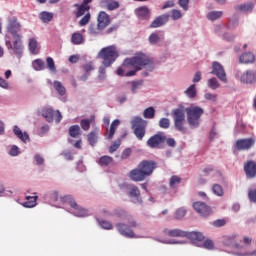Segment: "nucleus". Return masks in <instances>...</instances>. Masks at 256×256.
<instances>
[{
	"instance_id": "f257e3e1",
	"label": "nucleus",
	"mask_w": 256,
	"mask_h": 256,
	"mask_svg": "<svg viewBox=\"0 0 256 256\" xmlns=\"http://www.w3.org/2000/svg\"><path fill=\"white\" fill-rule=\"evenodd\" d=\"M123 67L130 68L132 67V71H128L125 74V77H134L138 71H141L144 67H148L150 71L154 69L153 59H150L144 53H139L135 57H131L130 59H125L123 62Z\"/></svg>"
},
{
	"instance_id": "f03ea898",
	"label": "nucleus",
	"mask_w": 256,
	"mask_h": 256,
	"mask_svg": "<svg viewBox=\"0 0 256 256\" xmlns=\"http://www.w3.org/2000/svg\"><path fill=\"white\" fill-rule=\"evenodd\" d=\"M157 167L156 161H141L137 169H132L128 176L132 181H145L146 177H150Z\"/></svg>"
},
{
	"instance_id": "7ed1b4c3",
	"label": "nucleus",
	"mask_w": 256,
	"mask_h": 256,
	"mask_svg": "<svg viewBox=\"0 0 256 256\" xmlns=\"http://www.w3.org/2000/svg\"><path fill=\"white\" fill-rule=\"evenodd\" d=\"M99 57L103 60L99 69V79H105L106 69L115 63L119 53L116 47H105L100 51Z\"/></svg>"
},
{
	"instance_id": "20e7f679",
	"label": "nucleus",
	"mask_w": 256,
	"mask_h": 256,
	"mask_svg": "<svg viewBox=\"0 0 256 256\" xmlns=\"http://www.w3.org/2000/svg\"><path fill=\"white\" fill-rule=\"evenodd\" d=\"M120 217H122V219H125L128 225L126 223H117L116 224L117 231H119L121 235H124V237H129V238L136 237L135 232L133 231L132 228L139 227V223H137V221L134 219L132 215H129V213H126V211H122L120 214Z\"/></svg>"
},
{
	"instance_id": "39448f33",
	"label": "nucleus",
	"mask_w": 256,
	"mask_h": 256,
	"mask_svg": "<svg viewBox=\"0 0 256 256\" xmlns=\"http://www.w3.org/2000/svg\"><path fill=\"white\" fill-rule=\"evenodd\" d=\"M187 122L192 129H197L201 123V117L205 113L202 107H190L186 109Z\"/></svg>"
},
{
	"instance_id": "423d86ee",
	"label": "nucleus",
	"mask_w": 256,
	"mask_h": 256,
	"mask_svg": "<svg viewBox=\"0 0 256 256\" xmlns=\"http://www.w3.org/2000/svg\"><path fill=\"white\" fill-rule=\"evenodd\" d=\"M60 201L61 203H67L70 205L71 209L73 210L71 213L74 215V217H87V215H89L87 209L79 205L77 201H75V198H73L71 195H66L60 198Z\"/></svg>"
},
{
	"instance_id": "0eeeda50",
	"label": "nucleus",
	"mask_w": 256,
	"mask_h": 256,
	"mask_svg": "<svg viewBox=\"0 0 256 256\" xmlns=\"http://www.w3.org/2000/svg\"><path fill=\"white\" fill-rule=\"evenodd\" d=\"M60 201L61 203H67L70 205L71 209L73 210L71 213L74 215V217H87V215H89L87 209L79 205L77 201H75V198H73L71 195H66L60 198Z\"/></svg>"
},
{
	"instance_id": "6e6552de",
	"label": "nucleus",
	"mask_w": 256,
	"mask_h": 256,
	"mask_svg": "<svg viewBox=\"0 0 256 256\" xmlns=\"http://www.w3.org/2000/svg\"><path fill=\"white\" fill-rule=\"evenodd\" d=\"M132 129L134 132V135L137 137L139 141H143L146 130H147V121L142 119V117H134V119L131 122Z\"/></svg>"
},
{
	"instance_id": "1a4fd4ad",
	"label": "nucleus",
	"mask_w": 256,
	"mask_h": 256,
	"mask_svg": "<svg viewBox=\"0 0 256 256\" xmlns=\"http://www.w3.org/2000/svg\"><path fill=\"white\" fill-rule=\"evenodd\" d=\"M174 117V125L178 131L181 133H186L187 129H185V111L183 109H174L173 111Z\"/></svg>"
},
{
	"instance_id": "9d476101",
	"label": "nucleus",
	"mask_w": 256,
	"mask_h": 256,
	"mask_svg": "<svg viewBox=\"0 0 256 256\" xmlns=\"http://www.w3.org/2000/svg\"><path fill=\"white\" fill-rule=\"evenodd\" d=\"M165 140V133H156L148 139L147 145L151 149H159L165 143Z\"/></svg>"
},
{
	"instance_id": "9b49d317",
	"label": "nucleus",
	"mask_w": 256,
	"mask_h": 256,
	"mask_svg": "<svg viewBox=\"0 0 256 256\" xmlns=\"http://www.w3.org/2000/svg\"><path fill=\"white\" fill-rule=\"evenodd\" d=\"M8 32L11 33L14 39H19L21 35H19V31H21V23L17 20V17H12L8 22Z\"/></svg>"
},
{
	"instance_id": "f8f14e48",
	"label": "nucleus",
	"mask_w": 256,
	"mask_h": 256,
	"mask_svg": "<svg viewBox=\"0 0 256 256\" xmlns=\"http://www.w3.org/2000/svg\"><path fill=\"white\" fill-rule=\"evenodd\" d=\"M111 25V16L108 14V12H105V10H100L98 13V29L100 31H103V29H106V27H109Z\"/></svg>"
},
{
	"instance_id": "ddd939ff",
	"label": "nucleus",
	"mask_w": 256,
	"mask_h": 256,
	"mask_svg": "<svg viewBox=\"0 0 256 256\" xmlns=\"http://www.w3.org/2000/svg\"><path fill=\"white\" fill-rule=\"evenodd\" d=\"M211 74L216 75V77H218V79L223 83H227V76L225 73V69L220 63L218 62L212 63Z\"/></svg>"
},
{
	"instance_id": "4468645a",
	"label": "nucleus",
	"mask_w": 256,
	"mask_h": 256,
	"mask_svg": "<svg viewBox=\"0 0 256 256\" xmlns=\"http://www.w3.org/2000/svg\"><path fill=\"white\" fill-rule=\"evenodd\" d=\"M193 207L199 215L202 217H209L211 215V207L209 205H206V203H203L202 201H196V203H193Z\"/></svg>"
},
{
	"instance_id": "2eb2a0df",
	"label": "nucleus",
	"mask_w": 256,
	"mask_h": 256,
	"mask_svg": "<svg viewBox=\"0 0 256 256\" xmlns=\"http://www.w3.org/2000/svg\"><path fill=\"white\" fill-rule=\"evenodd\" d=\"M255 145V139L249 138V139H238L236 141V149L238 151H248Z\"/></svg>"
},
{
	"instance_id": "dca6fc26",
	"label": "nucleus",
	"mask_w": 256,
	"mask_h": 256,
	"mask_svg": "<svg viewBox=\"0 0 256 256\" xmlns=\"http://www.w3.org/2000/svg\"><path fill=\"white\" fill-rule=\"evenodd\" d=\"M100 7L106 11H117L120 9L121 3L119 0H100Z\"/></svg>"
},
{
	"instance_id": "f3484780",
	"label": "nucleus",
	"mask_w": 256,
	"mask_h": 256,
	"mask_svg": "<svg viewBox=\"0 0 256 256\" xmlns=\"http://www.w3.org/2000/svg\"><path fill=\"white\" fill-rule=\"evenodd\" d=\"M93 0H83L82 4H74V7H76V12L75 15L77 18L79 17H83V15L85 13H87V11H89V9H91V7L89 6V3H92Z\"/></svg>"
},
{
	"instance_id": "a211bd4d",
	"label": "nucleus",
	"mask_w": 256,
	"mask_h": 256,
	"mask_svg": "<svg viewBox=\"0 0 256 256\" xmlns=\"http://www.w3.org/2000/svg\"><path fill=\"white\" fill-rule=\"evenodd\" d=\"M16 41L11 44L10 41L6 42L9 43L13 53L18 56L19 59L23 56V43L21 42V37L19 38H14Z\"/></svg>"
},
{
	"instance_id": "6ab92c4d",
	"label": "nucleus",
	"mask_w": 256,
	"mask_h": 256,
	"mask_svg": "<svg viewBox=\"0 0 256 256\" xmlns=\"http://www.w3.org/2000/svg\"><path fill=\"white\" fill-rule=\"evenodd\" d=\"M169 21V14H160L157 16L150 24L151 29H158V27H163Z\"/></svg>"
},
{
	"instance_id": "aec40b11",
	"label": "nucleus",
	"mask_w": 256,
	"mask_h": 256,
	"mask_svg": "<svg viewBox=\"0 0 256 256\" xmlns=\"http://www.w3.org/2000/svg\"><path fill=\"white\" fill-rule=\"evenodd\" d=\"M184 237L190 239L192 243H197V241H203V239H205L203 233H200L199 231H185Z\"/></svg>"
},
{
	"instance_id": "412c9836",
	"label": "nucleus",
	"mask_w": 256,
	"mask_h": 256,
	"mask_svg": "<svg viewBox=\"0 0 256 256\" xmlns=\"http://www.w3.org/2000/svg\"><path fill=\"white\" fill-rule=\"evenodd\" d=\"M244 171L247 177L251 179L256 177V163L255 161H247L244 165Z\"/></svg>"
},
{
	"instance_id": "4be33fe9",
	"label": "nucleus",
	"mask_w": 256,
	"mask_h": 256,
	"mask_svg": "<svg viewBox=\"0 0 256 256\" xmlns=\"http://www.w3.org/2000/svg\"><path fill=\"white\" fill-rule=\"evenodd\" d=\"M241 82L252 85L256 83V72L255 71H246L241 76Z\"/></svg>"
},
{
	"instance_id": "5701e85b",
	"label": "nucleus",
	"mask_w": 256,
	"mask_h": 256,
	"mask_svg": "<svg viewBox=\"0 0 256 256\" xmlns=\"http://www.w3.org/2000/svg\"><path fill=\"white\" fill-rule=\"evenodd\" d=\"M13 133L18 139H20V141H23V143H27V141H29V134L27 132H23L19 126H14Z\"/></svg>"
},
{
	"instance_id": "b1692460",
	"label": "nucleus",
	"mask_w": 256,
	"mask_h": 256,
	"mask_svg": "<svg viewBox=\"0 0 256 256\" xmlns=\"http://www.w3.org/2000/svg\"><path fill=\"white\" fill-rule=\"evenodd\" d=\"M41 115L42 117H45L48 123H53V119L55 117V111L53 110V108H43L41 110Z\"/></svg>"
},
{
	"instance_id": "393cba45",
	"label": "nucleus",
	"mask_w": 256,
	"mask_h": 256,
	"mask_svg": "<svg viewBox=\"0 0 256 256\" xmlns=\"http://www.w3.org/2000/svg\"><path fill=\"white\" fill-rule=\"evenodd\" d=\"M119 125H120L119 119H115L114 121H112V125L110 126V130L108 131V133H106V139H108V140L113 139Z\"/></svg>"
},
{
	"instance_id": "a878e982",
	"label": "nucleus",
	"mask_w": 256,
	"mask_h": 256,
	"mask_svg": "<svg viewBox=\"0 0 256 256\" xmlns=\"http://www.w3.org/2000/svg\"><path fill=\"white\" fill-rule=\"evenodd\" d=\"M38 196H26V201L23 203V207L31 209L37 205Z\"/></svg>"
},
{
	"instance_id": "bb28decb",
	"label": "nucleus",
	"mask_w": 256,
	"mask_h": 256,
	"mask_svg": "<svg viewBox=\"0 0 256 256\" xmlns=\"http://www.w3.org/2000/svg\"><path fill=\"white\" fill-rule=\"evenodd\" d=\"M53 87L55 91L58 93V95H60L61 97L66 95L67 89L65 88V86H63V83H61L60 81L55 80L53 82Z\"/></svg>"
},
{
	"instance_id": "cd10ccee",
	"label": "nucleus",
	"mask_w": 256,
	"mask_h": 256,
	"mask_svg": "<svg viewBox=\"0 0 256 256\" xmlns=\"http://www.w3.org/2000/svg\"><path fill=\"white\" fill-rule=\"evenodd\" d=\"M137 15L139 19H150L151 17L150 10L147 6H141V8H138Z\"/></svg>"
},
{
	"instance_id": "c85d7f7f",
	"label": "nucleus",
	"mask_w": 256,
	"mask_h": 256,
	"mask_svg": "<svg viewBox=\"0 0 256 256\" xmlns=\"http://www.w3.org/2000/svg\"><path fill=\"white\" fill-rule=\"evenodd\" d=\"M165 233L169 235V237H185V231L182 229H166Z\"/></svg>"
},
{
	"instance_id": "c756f323",
	"label": "nucleus",
	"mask_w": 256,
	"mask_h": 256,
	"mask_svg": "<svg viewBox=\"0 0 256 256\" xmlns=\"http://www.w3.org/2000/svg\"><path fill=\"white\" fill-rule=\"evenodd\" d=\"M95 121V116H92L90 119H82L80 121V127L83 131H89L91 129V123Z\"/></svg>"
},
{
	"instance_id": "7c9ffc66",
	"label": "nucleus",
	"mask_w": 256,
	"mask_h": 256,
	"mask_svg": "<svg viewBox=\"0 0 256 256\" xmlns=\"http://www.w3.org/2000/svg\"><path fill=\"white\" fill-rule=\"evenodd\" d=\"M69 135L73 137V139H77L81 135V127L79 125H72L69 127Z\"/></svg>"
},
{
	"instance_id": "2f4dec72",
	"label": "nucleus",
	"mask_w": 256,
	"mask_h": 256,
	"mask_svg": "<svg viewBox=\"0 0 256 256\" xmlns=\"http://www.w3.org/2000/svg\"><path fill=\"white\" fill-rule=\"evenodd\" d=\"M223 15V10H212V12H208L207 18L209 21H217Z\"/></svg>"
},
{
	"instance_id": "473e14b6",
	"label": "nucleus",
	"mask_w": 256,
	"mask_h": 256,
	"mask_svg": "<svg viewBox=\"0 0 256 256\" xmlns=\"http://www.w3.org/2000/svg\"><path fill=\"white\" fill-rule=\"evenodd\" d=\"M84 41L83 34L75 32L71 36V42L73 45H81Z\"/></svg>"
},
{
	"instance_id": "72a5a7b5",
	"label": "nucleus",
	"mask_w": 256,
	"mask_h": 256,
	"mask_svg": "<svg viewBox=\"0 0 256 256\" xmlns=\"http://www.w3.org/2000/svg\"><path fill=\"white\" fill-rule=\"evenodd\" d=\"M254 61H255V55H253V53H244L240 57L241 63L248 64V63H254Z\"/></svg>"
},
{
	"instance_id": "f704fd0d",
	"label": "nucleus",
	"mask_w": 256,
	"mask_h": 256,
	"mask_svg": "<svg viewBox=\"0 0 256 256\" xmlns=\"http://www.w3.org/2000/svg\"><path fill=\"white\" fill-rule=\"evenodd\" d=\"M39 18L42 20V23H51L53 21V13L43 11L40 13Z\"/></svg>"
},
{
	"instance_id": "c9c22d12",
	"label": "nucleus",
	"mask_w": 256,
	"mask_h": 256,
	"mask_svg": "<svg viewBox=\"0 0 256 256\" xmlns=\"http://www.w3.org/2000/svg\"><path fill=\"white\" fill-rule=\"evenodd\" d=\"M239 11H244V13H251L254 9V4L253 2H249L248 4H240L239 6L236 7Z\"/></svg>"
},
{
	"instance_id": "e433bc0d",
	"label": "nucleus",
	"mask_w": 256,
	"mask_h": 256,
	"mask_svg": "<svg viewBox=\"0 0 256 256\" xmlns=\"http://www.w3.org/2000/svg\"><path fill=\"white\" fill-rule=\"evenodd\" d=\"M185 95H187V97H189V99H195V97H197L196 85H190V87H188V89H186Z\"/></svg>"
},
{
	"instance_id": "4c0bfd02",
	"label": "nucleus",
	"mask_w": 256,
	"mask_h": 256,
	"mask_svg": "<svg viewBox=\"0 0 256 256\" xmlns=\"http://www.w3.org/2000/svg\"><path fill=\"white\" fill-rule=\"evenodd\" d=\"M155 115H156V110L154 109V107H148L143 111V117L145 119H154Z\"/></svg>"
},
{
	"instance_id": "58836bf2",
	"label": "nucleus",
	"mask_w": 256,
	"mask_h": 256,
	"mask_svg": "<svg viewBox=\"0 0 256 256\" xmlns=\"http://www.w3.org/2000/svg\"><path fill=\"white\" fill-rule=\"evenodd\" d=\"M46 65H47V69H49V71H51V73H57V67L55 66V60H53L52 57L46 58Z\"/></svg>"
},
{
	"instance_id": "ea45409f",
	"label": "nucleus",
	"mask_w": 256,
	"mask_h": 256,
	"mask_svg": "<svg viewBox=\"0 0 256 256\" xmlns=\"http://www.w3.org/2000/svg\"><path fill=\"white\" fill-rule=\"evenodd\" d=\"M32 65L35 71H43V69H45V62L41 59L34 60Z\"/></svg>"
},
{
	"instance_id": "a19ab883",
	"label": "nucleus",
	"mask_w": 256,
	"mask_h": 256,
	"mask_svg": "<svg viewBox=\"0 0 256 256\" xmlns=\"http://www.w3.org/2000/svg\"><path fill=\"white\" fill-rule=\"evenodd\" d=\"M113 163V157H109V155H104L103 157H100L99 164L107 167L108 165H111Z\"/></svg>"
},
{
	"instance_id": "79ce46f5",
	"label": "nucleus",
	"mask_w": 256,
	"mask_h": 256,
	"mask_svg": "<svg viewBox=\"0 0 256 256\" xmlns=\"http://www.w3.org/2000/svg\"><path fill=\"white\" fill-rule=\"evenodd\" d=\"M29 49L30 53L33 55H37V53H39V50H37V40H35V38H31L29 40Z\"/></svg>"
},
{
	"instance_id": "37998d69",
	"label": "nucleus",
	"mask_w": 256,
	"mask_h": 256,
	"mask_svg": "<svg viewBox=\"0 0 256 256\" xmlns=\"http://www.w3.org/2000/svg\"><path fill=\"white\" fill-rule=\"evenodd\" d=\"M129 195H130V197H140L141 192H140L139 187H137L136 185H132L129 188Z\"/></svg>"
},
{
	"instance_id": "c03bdc74",
	"label": "nucleus",
	"mask_w": 256,
	"mask_h": 256,
	"mask_svg": "<svg viewBox=\"0 0 256 256\" xmlns=\"http://www.w3.org/2000/svg\"><path fill=\"white\" fill-rule=\"evenodd\" d=\"M208 87L212 90H216L220 87V83L215 77H213L212 79H208Z\"/></svg>"
},
{
	"instance_id": "a18cd8bd",
	"label": "nucleus",
	"mask_w": 256,
	"mask_h": 256,
	"mask_svg": "<svg viewBox=\"0 0 256 256\" xmlns=\"http://www.w3.org/2000/svg\"><path fill=\"white\" fill-rule=\"evenodd\" d=\"M159 41H160L159 34H157V32H152V34H150L149 36V43H151V45H156V43H159Z\"/></svg>"
},
{
	"instance_id": "49530a36",
	"label": "nucleus",
	"mask_w": 256,
	"mask_h": 256,
	"mask_svg": "<svg viewBox=\"0 0 256 256\" xmlns=\"http://www.w3.org/2000/svg\"><path fill=\"white\" fill-rule=\"evenodd\" d=\"M121 143H122L121 139H116V141H114L112 145H110V148H109L110 153H115V151L119 149Z\"/></svg>"
},
{
	"instance_id": "de8ad7c7",
	"label": "nucleus",
	"mask_w": 256,
	"mask_h": 256,
	"mask_svg": "<svg viewBox=\"0 0 256 256\" xmlns=\"http://www.w3.org/2000/svg\"><path fill=\"white\" fill-rule=\"evenodd\" d=\"M171 16H172L173 21H178V19H181V17H183V14H182L181 10H177V8H173Z\"/></svg>"
},
{
	"instance_id": "09e8293b",
	"label": "nucleus",
	"mask_w": 256,
	"mask_h": 256,
	"mask_svg": "<svg viewBox=\"0 0 256 256\" xmlns=\"http://www.w3.org/2000/svg\"><path fill=\"white\" fill-rule=\"evenodd\" d=\"M212 191L215 195H218L219 197H222L224 195V191L221 185H218V184L213 185Z\"/></svg>"
},
{
	"instance_id": "8fccbe9b",
	"label": "nucleus",
	"mask_w": 256,
	"mask_h": 256,
	"mask_svg": "<svg viewBox=\"0 0 256 256\" xmlns=\"http://www.w3.org/2000/svg\"><path fill=\"white\" fill-rule=\"evenodd\" d=\"M179 183H181V177H178V175H173V177H171L170 179V187H177V185H179Z\"/></svg>"
},
{
	"instance_id": "3c124183",
	"label": "nucleus",
	"mask_w": 256,
	"mask_h": 256,
	"mask_svg": "<svg viewBox=\"0 0 256 256\" xmlns=\"http://www.w3.org/2000/svg\"><path fill=\"white\" fill-rule=\"evenodd\" d=\"M159 127H161L162 129H169L170 119H167V118L160 119Z\"/></svg>"
},
{
	"instance_id": "603ef678",
	"label": "nucleus",
	"mask_w": 256,
	"mask_h": 256,
	"mask_svg": "<svg viewBox=\"0 0 256 256\" xmlns=\"http://www.w3.org/2000/svg\"><path fill=\"white\" fill-rule=\"evenodd\" d=\"M90 20H91V14L87 13V14L79 21L80 27H85V25H87Z\"/></svg>"
},
{
	"instance_id": "864d4df0",
	"label": "nucleus",
	"mask_w": 256,
	"mask_h": 256,
	"mask_svg": "<svg viewBox=\"0 0 256 256\" xmlns=\"http://www.w3.org/2000/svg\"><path fill=\"white\" fill-rule=\"evenodd\" d=\"M164 143H166L168 145V147H176L177 143L175 141V139L173 138H168L166 137V135L164 134Z\"/></svg>"
},
{
	"instance_id": "5fc2aeb1",
	"label": "nucleus",
	"mask_w": 256,
	"mask_h": 256,
	"mask_svg": "<svg viewBox=\"0 0 256 256\" xmlns=\"http://www.w3.org/2000/svg\"><path fill=\"white\" fill-rule=\"evenodd\" d=\"M186 213H187L186 209H183V208L177 209L175 213V217L176 219H182L183 217H185Z\"/></svg>"
},
{
	"instance_id": "6e6d98bb",
	"label": "nucleus",
	"mask_w": 256,
	"mask_h": 256,
	"mask_svg": "<svg viewBox=\"0 0 256 256\" xmlns=\"http://www.w3.org/2000/svg\"><path fill=\"white\" fill-rule=\"evenodd\" d=\"M99 224L102 229H113V225L110 221H99Z\"/></svg>"
},
{
	"instance_id": "4d7b16f0",
	"label": "nucleus",
	"mask_w": 256,
	"mask_h": 256,
	"mask_svg": "<svg viewBox=\"0 0 256 256\" xmlns=\"http://www.w3.org/2000/svg\"><path fill=\"white\" fill-rule=\"evenodd\" d=\"M96 136H95V132H91L90 134H88V142L90 143V145H92V147H95V141Z\"/></svg>"
},
{
	"instance_id": "13d9d810",
	"label": "nucleus",
	"mask_w": 256,
	"mask_h": 256,
	"mask_svg": "<svg viewBox=\"0 0 256 256\" xmlns=\"http://www.w3.org/2000/svg\"><path fill=\"white\" fill-rule=\"evenodd\" d=\"M171 7H175V1L174 0H167L163 4L162 9H171Z\"/></svg>"
},
{
	"instance_id": "bf43d9fd",
	"label": "nucleus",
	"mask_w": 256,
	"mask_h": 256,
	"mask_svg": "<svg viewBox=\"0 0 256 256\" xmlns=\"http://www.w3.org/2000/svg\"><path fill=\"white\" fill-rule=\"evenodd\" d=\"M214 227H224L226 225L225 219H216V221H213Z\"/></svg>"
},
{
	"instance_id": "052dcab7",
	"label": "nucleus",
	"mask_w": 256,
	"mask_h": 256,
	"mask_svg": "<svg viewBox=\"0 0 256 256\" xmlns=\"http://www.w3.org/2000/svg\"><path fill=\"white\" fill-rule=\"evenodd\" d=\"M217 97L218 95H213L212 93H206L204 95V98L207 100V101H213V102H216L217 101Z\"/></svg>"
},
{
	"instance_id": "680f3d73",
	"label": "nucleus",
	"mask_w": 256,
	"mask_h": 256,
	"mask_svg": "<svg viewBox=\"0 0 256 256\" xmlns=\"http://www.w3.org/2000/svg\"><path fill=\"white\" fill-rule=\"evenodd\" d=\"M179 4L184 11H189V0H179Z\"/></svg>"
},
{
	"instance_id": "e2e57ef3",
	"label": "nucleus",
	"mask_w": 256,
	"mask_h": 256,
	"mask_svg": "<svg viewBox=\"0 0 256 256\" xmlns=\"http://www.w3.org/2000/svg\"><path fill=\"white\" fill-rule=\"evenodd\" d=\"M248 197L250 201H252L253 203H256V189L250 190L248 193Z\"/></svg>"
},
{
	"instance_id": "0e129e2a",
	"label": "nucleus",
	"mask_w": 256,
	"mask_h": 256,
	"mask_svg": "<svg viewBox=\"0 0 256 256\" xmlns=\"http://www.w3.org/2000/svg\"><path fill=\"white\" fill-rule=\"evenodd\" d=\"M131 153H132V149H130V148L124 149V151L121 154V158L128 159V157L131 156Z\"/></svg>"
},
{
	"instance_id": "69168bd1",
	"label": "nucleus",
	"mask_w": 256,
	"mask_h": 256,
	"mask_svg": "<svg viewBox=\"0 0 256 256\" xmlns=\"http://www.w3.org/2000/svg\"><path fill=\"white\" fill-rule=\"evenodd\" d=\"M214 243L211 239H206V241H204V247L206 249H213L214 248Z\"/></svg>"
},
{
	"instance_id": "338daca9",
	"label": "nucleus",
	"mask_w": 256,
	"mask_h": 256,
	"mask_svg": "<svg viewBox=\"0 0 256 256\" xmlns=\"http://www.w3.org/2000/svg\"><path fill=\"white\" fill-rule=\"evenodd\" d=\"M54 117L56 123H61V119H63V116L61 115V112L59 110L54 111Z\"/></svg>"
},
{
	"instance_id": "774afa93",
	"label": "nucleus",
	"mask_w": 256,
	"mask_h": 256,
	"mask_svg": "<svg viewBox=\"0 0 256 256\" xmlns=\"http://www.w3.org/2000/svg\"><path fill=\"white\" fill-rule=\"evenodd\" d=\"M202 79V73L201 71H197V73L194 75L193 83H199Z\"/></svg>"
}]
</instances>
